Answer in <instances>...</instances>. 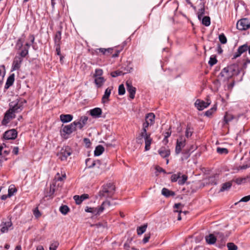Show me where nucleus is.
<instances>
[{"label": "nucleus", "mask_w": 250, "mask_h": 250, "mask_svg": "<svg viewBox=\"0 0 250 250\" xmlns=\"http://www.w3.org/2000/svg\"><path fill=\"white\" fill-rule=\"evenodd\" d=\"M115 190V186L112 183H108L103 186L102 189L99 192V196L101 198H111Z\"/></svg>", "instance_id": "f257e3e1"}, {"label": "nucleus", "mask_w": 250, "mask_h": 250, "mask_svg": "<svg viewBox=\"0 0 250 250\" xmlns=\"http://www.w3.org/2000/svg\"><path fill=\"white\" fill-rule=\"evenodd\" d=\"M143 138H144L145 141V150H149L150 148V145L152 143V139L150 137V134L141 132L136 137V143L139 144H142L144 142Z\"/></svg>", "instance_id": "f03ea898"}, {"label": "nucleus", "mask_w": 250, "mask_h": 250, "mask_svg": "<svg viewBox=\"0 0 250 250\" xmlns=\"http://www.w3.org/2000/svg\"><path fill=\"white\" fill-rule=\"evenodd\" d=\"M26 103L24 99H17L15 101L10 102L9 104L10 109L15 113L21 112L23 108V104Z\"/></svg>", "instance_id": "7ed1b4c3"}, {"label": "nucleus", "mask_w": 250, "mask_h": 250, "mask_svg": "<svg viewBox=\"0 0 250 250\" xmlns=\"http://www.w3.org/2000/svg\"><path fill=\"white\" fill-rule=\"evenodd\" d=\"M71 154V149L69 146L62 147L58 153L57 156L61 161H65L68 156Z\"/></svg>", "instance_id": "20e7f679"}, {"label": "nucleus", "mask_w": 250, "mask_h": 250, "mask_svg": "<svg viewBox=\"0 0 250 250\" xmlns=\"http://www.w3.org/2000/svg\"><path fill=\"white\" fill-rule=\"evenodd\" d=\"M75 130V128L72 123L68 125L62 126V128L61 129L60 132L61 136L64 138H66V135H69L71 134L73 131Z\"/></svg>", "instance_id": "39448f33"}, {"label": "nucleus", "mask_w": 250, "mask_h": 250, "mask_svg": "<svg viewBox=\"0 0 250 250\" xmlns=\"http://www.w3.org/2000/svg\"><path fill=\"white\" fill-rule=\"evenodd\" d=\"M237 28L240 30H245L250 27L249 21L247 19H243L239 20L236 24Z\"/></svg>", "instance_id": "423d86ee"}, {"label": "nucleus", "mask_w": 250, "mask_h": 250, "mask_svg": "<svg viewBox=\"0 0 250 250\" xmlns=\"http://www.w3.org/2000/svg\"><path fill=\"white\" fill-rule=\"evenodd\" d=\"M94 167L100 169V170L98 171L97 172L101 173L105 167V163L99 160H94L92 162L91 165L88 166V168H92Z\"/></svg>", "instance_id": "0eeeda50"}, {"label": "nucleus", "mask_w": 250, "mask_h": 250, "mask_svg": "<svg viewBox=\"0 0 250 250\" xmlns=\"http://www.w3.org/2000/svg\"><path fill=\"white\" fill-rule=\"evenodd\" d=\"M15 117V113L10 108L6 111L4 115L3 119L2 121V125H6L10 120Z\"/></svg>", "instance_id": "6e6552de"}, {"label": "nucleus", "mask_w": 250, "mask_h": 250, "mask_svg": "<svg viewBox=\"0 0 250 250\" xmlns=\"http://www.w3.org/2000/svg\"><path fill=\"white\" fill-rule=\"evenodd\" d=\"M211 103V102L209 100H207V102H205L200 100H197L194 103L195 107L199 110H202L204 108L207 107Z\"/></svg>", "instance_id": "1a4fd4ad"}, {"label": "nucleus", "mask_w": 250, "mask_h": 250, "mask_svg": "<svg viewBox=\"0 0 250 250\" xmlns=\"http://www.w3.org/2000/svg\"><path fill=\"white\" fill-rule=\"evenodd\" d=\"M17 136V131L15 129H12L5 131L3 134L5 140H14Z\"/></svg>", "instance_id": "9d476101"}, {"label": "nucleus", "mask_w": 250, "mask_h": 250, "mask_svg": "<svg viewBox=\"0 0 250 250\" xmlns=\"http://www.w3.org/2000/svg\"><path fill=\"white\" fill-rule=\"evenodd\" d=\"M126 86L127 91L129 93V97L132 99H134L136 90V88L132 86V83L130 81H126Z\"/></svg>", "instance_id": "9b49d317"}, {"label": "nucleus", "mask_w": 250, "mask_h": 250, "mask_svg": "<svg viewBox=\"0 0 250 250\" xmlns=\"http://www.w3.org/2000/svg\"><path fill=\"white\" fill-rule=\"evenodd\" d=\"M185 144L186 140L182 137L177 139L175 148V153L176 154H178L181 152L182 148L185 146Z\"/></svg>", "instance_id": "f8f14e48"}, {"label": "nucleus", "mask_w": 250, "mask_h": 250, "mask_svg": "<svg viewBox=\"0 0 250 250\" xmlns=\"http://www.w3.org/2000/svg\"><path fill=\"white\" fill-rule=\"evenodd\" d=\"M104 209V208L103 207H100L99 208H91L86 207L85 208V211L87 212H90L94 215H99L102 213Z\"/></svg>", "instance_id": "ddd939ff"}, {"label": "nucleus", "mask_w": 250, "mask_h": 250, "mask_svg": "<svg viewBox=\"0 0 250 250\" xmlns=\"http://www.w3.org/2000/svg\"><path fill=\"white\" fill-rule=\"evenodd\" d=\"M23 61V59L21 57L16 56L13 61L12 64V70H18L20 67L21 64Z\"/></svg>", "instance_id": "4468645a"}, {"label": "nucleus", "mask_w": 250, "mask_h": 250, "mask_svg": "<svg viewBox=\"0 0 250 250\" xmlns=\"http://www.w3.org/2000/svg\"><path fill=\"white\" fill-rule=\"evenodd\" d=\"M232 73H230L227 67H225L221 72L218 77L224 78L223 81L228 80L229 79L231 78L233 76Z\"/></svg>", "instance_id": "2eb2a0df"}, {"label": "nucleus", "mask_w": 250, "mask_h": 250, "mask_svg": "<svg viewBox=\"0 0 250 250\" xmlns=\"http://www.w3.org/2000/svg\"><path fill=\"white\" fill-rule=\"evenodd\" d=\"M159 154L163 158H166L169 156L170 151L168 147H162L158 150Z\"/></svg>", "instance_id": "dca6fc26"}, {"label": "nucleus", "mask_w": 250, "mask_h": 250, "mask_svg": "<svg viewBox=\"0 0 250 250\" xmlns=\"http://www.w3.org/2000/svg\"><path fill=\"white\" fill-rule=\"evenodd\" d=\"M113 89V87H110L106 88L105 90L104 94L102 98V102L103 103H105L107 101H109V97L110 96L111 91Z\"/></svg>", "instance_id": "f3484780"}, {"label": "nucleus", "mask_w": 250, "mask_h": 250, "mask_svg": "<svg viewBox=\"0 0 250 250\" xmlns=\"http://www.w3.org/2000/svg\"><path fill=\"white\" fill-rule=\"evenodd\" d=\"M11 226L12 223L10 221L6 222H3L0 226L1 231L2 233L7 232L8 230V228L11 227Z\"/></svg>", "instance_id": "a211bd4d"}, {"label": "nucleus", "mask_w": 250, "mask_h": 250, "mask_svg": "<svg viewBox=\"0 0 250 250\" xmlns=\"http://www.w3.org/2000/svg\"><path fill=\"white\" fill-rule=\"evenodd\" d=\"M73 119V116L70 114H62L60 115V120L63 123L71 121Z\"/></svg>", "instance_id": "6ab92c4d"}, {"label": "nucleus", "mask_w": 250, "mask_h": 250, "mask_svg": "<svg viewBox=\"0 0 250 250\" xmlns=\"http://www.w3.org/2000/svg\"><path fill=\"white\" fill-rule=\"evenodd\" d=\"M102 113V109L99 107H96L90 110V115L94 117H99Z\"/></svg>", "instance_id": "aec40b11"}, {"label": "nucleus", "mask_w": 250, "mask_h": 250, "mask_svg": "<svg viewBox=\"0 0 250 250\" xmlns=\"http://www.w3.org/2000/svg\"><path fill=\"white\" fill-rule=\"evenodd\" d=\"M230 73H232L233 75L235 74H238L239 73L238 66L236 64H232L227 67Z\"/></svg>", "instance_id": "412c9836"}, {"label": "nucleus", "mask_w": 250, "mask_h": 250, "mask_svg": "<svg viewBox=\"0 0 250 250\" xmlns=\"http://www.w3.org/2000/svg\"><path fill=\"white\" fill-rule=\"evenodd\" d=\"M250 181V175H247L244 177H239L236 178L234 181L238 185L245 183Z\"/></svg>", "instance_id": "4be33fe9"}, {"label": "nucleus", "mask_w": 250, "mask_h": 250, "mask_svg": "<svg viewBox=\"0 0 250 250\" xmlns=\"http://www.w3.org/2000/svg\"><path fill=\"white\" fill-rule=\"evenodd\" d=\"M162 194L166 197H169L170 196H174L175 193L174 191L169 190L167 188H163L162 190Z\"/></svg>", "instance_id": "5701e85b"}, {"label": "nucleus", "mask_w": 250, "mask_h": 250, "mask_svg": "<svg viewBox=\"0 0 250 250\" xmlns=\"http://www.w3.org/2000/svg\"><path fill=\"white\" fill-rule=\"evenodd\" d=\"M155 115L153 113H149L146 115L145 120L149 122L150 125H153L154 123Z\"/></svg>", "instance_id": "b1692460"}, {"label": "nucleus", "mask_w": 250, "mask_h": 250, "mask_svg": "<svg viewBox=\"0 0 250 250\" xmlns=\"http://www.w3.org/2000/svg\"><path fill=\"white\" fill-rule=\"evenodd\" d=\"M14 80L15 75L14 74H12L8 77L5 85V88L8 89L10 86H11L13 84Z\"/></svg>", "instance_id": "393cba45"}, {"label": "nucleus", "mask_w": 250, "mask_h": 250, "mask_svg": "<svg viewBox=\"0 0 250 250\" xmlns=\"http://www.w3.org/2000/svg\"><path fill=\"white\" fill-rule=\"evenodd\" d=\"M206 241L209 244H213L216 241V237L213 234H210L205 237Z\"/></svg>", "instance_id": "a878e982"}, {"label": "nucleus", "mask_w": 250, "mask_h": 250, "mask_svg": "<svg viewBox=\"0 0 250 250\" xmlns=\"http://www.w3.org/2000/svg\"><path fill=\"white\" fill-rule=\"evenodd\" d=\"M232 186V182H228L224 183L220 188L219 192H224L226 190H228Z\"/></svg>", "instance_id": "bb28decb"}, {"label": "nucleus", "mask_w": 250, "mask_h": 250, "mask_svg": "<svg viewBox=\"0 0 250 250\" xmlns=\"http://www.w3.org/2000/svg\"><path fill=\"white\" fill-rule=\"evenodd\" d=\"M24 41V37L23 36L20 38L17 41V43L16 44V48L17 49L20 50L22 49L23 46V43Z\"/></svg>", "instance_id": "cd10ccee"}, {"label": "nucleus", "mask_w": 250, "mask_h": 250, "mask_svg": "<svg viewBox=\"0 0 250 250\" xmlns=\"http://www.w3.org/2000/svg\"><path fill=\"white\" fill-rule=\"evenodd\" d=\"M104 149V147L102 146H98L94 151V155L97 156L100 155L103 153Z\"/></svg>", "instance_id": "c85d7f7f"}, {"label": "nucleus", "mask_w": 250, "mask_h": 250, "mask_svg": "<svg viewBox=\"0 0 250 250\" xmlns=\"http://www.w3.org/2000/svg\"><path fill=\"white\" fill-rule=\"evenodd\" d=\"M147 227V224H144L143 226L138 227L137 229V234L138 235L142 234L143 233H144L146 231Z\"/></svg>", "instance_id": "c756f323"}, {"label": "nucleus", "mask_w": 250, "mask_h": 250, "mask_svg": "<svg viewBox=\"0 0 250 250\" xmlns=\"http://www.w3.org/2000/svg\"><path fill=\"white\" fill-rule=\"evenodd\" d=\"M95 83L96 84L100 87L102 85L104 82V79L103 77H95Z\"/></svg>", "instance_id": "7c9ffc66"}, {"label": "nucleus", "mask_w": 250, "mask_h": 250, "mask_svg": "<svg viewBox=\"0 0 250 250\" xmlns=\"http://www.w3.org/2000/svg\"><path fill=\"white\" fill-rule=\"evenodd\" d=\"M61 40V32L60 31H58L57 32L54 38L55 45H59L60 43Z\"/></svg>", "instance_id": "2f4dec72"}, {"label": "nucleus", "mask_w": 250, "mask_h": 250, "mask_svg": "<svg viewBox=\"0 0 250 250\" xmlns=\"http://www.w3.org/2000/svg\"><path fill=\"white\" fill-rule=\"evenodd\" d=\"M233 118L234 117L232 115L226 113L224 117V121L225 124H228L229 122L232 120Z\"/></svg>", "instance_id": "473e14b6"}, {"label": "nucleus", "mask_w": 250, "mask_h": 250, "mask_svg": "<svg viewBox=\"0 0 250 250\" xmlns=\"http://www.w3.org/2000/svg\"><path fill=\"white\" fill-rule=\"evenodd\" d=\"M202 24L206 26H208L210 24V18L208 16H205L202 18Z\"/></svg>", "instance_id": "72a5a7b5"}, {"label": "nucleus", "mask_w": 250, "mask_h": 250, "mask_svg": "<svg viewBox=\"0 0 250 250\" xmlns=\"http://www.w3.org/2000/svg\"><path fill=\"white\" fill-rule=\"evenodd\" d=\"M60 211L62 214L65 215L69 211V208L67 206L63 205L60 208Z\"/></svg>", "instance_id": "f704fd0d"}, {"label": "nucleus", "mask_w": 250, "mask_h": 250, "mask_svg": "<svg viewBox=\"0 0 250 250\" xmlns=\"http://www.w3.org/2000/svg\"><path fill=\"white\" fill-rule=\"evenodd\" d=\"M248 46L247 44H244L239 46L237 49L239 54H242L247 50H248Z\"/></svg>", "instance_id": "c9c22d12"}, {"label": "nucleus", "mask_w": 250, "mask_h": 250, "mask_svg": "<svg viewBox=\"0 0 250 250\" xmlns=\"http://www.w3.org/2000/svg\"><path fill=\"white\" fill-rule=\"evenodd\" d=\"M72 124L75 130L77 127H78L79 129H81L84 125L80 121H74V122L72 123Z\"/></svg>", "instance_id": "e433bc0d"}, {"label": "nucleus", "mask_w": 250, "mask_h": 250, "mask_svg": "<svg viewBox=\"0 0 250 250\" xmlns=\"http://www.w3.org/2000/svg\"><path fill=\"white\" fill-rule=\"evenodd\" d=\"M97 50H99V51L102 53L103 54H106V53H112V51L113 50V49L112 48H108L107 49L101 48L98 49Z\"/></svg>", "instance_id": "4c0bfd02"}, {"label": "nucleus", "mask_w": 250, "mask_h": 250, "mask_svg": "<svg viewBox=\"0 0 250 250\" xmlns=\"http://www.w3.org/2000/svg\"><path fill=\"white\" fill-rule=\"evenodd\" d=\"M182 155L183 156L181 158L182 161L187 159L188 157H189L190 155V154L189 153V150H185L183 152Z\"/></svg>", "instance_id": "58836bf2"}, {"label": "nucleus", "mask_w": 250, "mask_h": 250, "mask_svg": "<svg viewBox=\"0 0 250 250\" xmlns=\"http://www.w3.org/2000/svg\"><path fill=\"white\" fill-rule=\"evenodd\" d=\"M187 176L186 175H183L182 176V177L180 176V178L178 179V183L179 185H184L187 180Z\"/></svg>", "instance_id": "ea45409f"}, {"label": "nucleus", "mask_w": 250, "mask_h": 250, "mask_svg": "<svg viewBox=\"0 0 250 250\" xmlns=\"http://www.w3.org/2000/svg\"><path fill=\"white\" fill-rule=\"evenodd\" d=\"M217 152L220 154H227L228 153V150L226 148L218 147L216 149Z\"/></svg>", "instance_id": "a19ab883"}, {"label": "nucleus", "mask_w": 250, "mask_h": 250, "mask_svg": "<svg viewBox=\"0 0 250 250\" xmlns=\"http://www.w3.org/2000/svg\"><path fill=\"white\" fill-rule=\"evenodd\" d=\"M18 54H19L18 56L21 57L22 58L28 54V50L23 47L21 51Z\"/></svg>", "instance_id": "79ce46f5"}, {"label": "nucleus", "mask_w": 250, "mask_h": 250, "mask_svg": "<svg viewBox=\"0 0 250 250\" xmlns=\"http://www.w3.org/2000/svg\"><path fill=\"white\" fill-rule=\"evenodd\" d=\"M193 133V128L190 126L188 125L186 131V136L187 138L190 137Z\"/></svg>", "instance_id": "37998d69"}, {"label": "nucleus", "mask_w": 250, "mask_h": 250, "mask_svg": "<svg viewBox=\"0 0 250 250\" xmlns=\"http://www.w3.org/2000/svg\"><path fill=\"white\" fill-rule=\"evenodd\" d=\"M216 110V107L214 106L205 112V115L207 117H210Z\"/></svg>", "instance_id": "c03bdc74"}, {"label": "nucleus", "mask_w": 250, "mask_h": 250, "mask_svg": "<svg viewBox=\"0 0 250 250\" xmlns=\"http://www.w3.org/2000/svg\"><path fill=\"white\" fill-rule=\"evenodd\" d=\"M125 92V88L123 84H120L119 86L118 93L120 95H124Z\"/></svg>", "instance_id": "a18cd8bd"}, {"label": "nucleus", "mask_w": 250, "mask_h": 250, "mask_svg": "<svg viewBox=\"0 0 250 250\" xmlns=\"http://www.w3.org/2000/svg\"><path fill=\"white\" fill-rule=\"evenodd\" d=\"M150 125L149 122H148L147 121H146L145 120V122L144 123L143 125V128L141 130V132H143L145 133H147L146 131V128L148 127V126Z\"/></svg>", "instance_id": "49530a36"}, {"label": "nucleus", "mask_w": 250, "mask_h": 250, "mask_svg": "<svg viewBox=\"0 0 250 250\" xmlns=\"http://www.w3.org/2000/svg\"><path fill=\"white\" fill-rule=\"evenodd\" d=\"M58 246L59 243L57 241H54L50 244L49 250H56Z\"/></svg>", "instance_id": "de8ad7c7"}, {"label": "nucleus", "mask_w": 250, "mask_h": 250, "mask_svg": "<svg viewBox=\"0 0 250 250\" xmlns=\"http://www.w3.org/2000/svg\"><path fill=\"white\" fill-rule=\"evenodd\" d=\"M228 250H237V247L232 243H229L227 244Z\"/></svg>", "instance_id": "09e8293b"}, {"label": "nucleus", "mask_w": 250, "mask_h": 250, "mask_svg": "<svg viewBox=\"0 0 250 250\" xmlns=\"http://www.w3.org/2000/svg\"><path fill=\"white\" fill-rule=\"evenodd\" d=\"M204 14H205V8L204 7H203L201 8H200V9H199V11L198 12V18L200 20H201V19L203 17Z\"/></svg>", "instance_id": "8fccbe9b"}, {"label": "nucleus", "mask_w": 250, "mask_h": 250, "mask_svg": "<svg viewBox=\"0 0 250 250\" xmlns=\"http://www.w3.org/2000/svg\"><path fill=\"white\" fill-rule=\"evenodd\" d=\"M219 39L220 42L223 44H225L227 42V40L224 34H221L219 35Z\"/></svg>", "instance_id": "3c124183"}, {"label": "nucleus", "mask_w": 250, "mask_h": 250, "mask_svg": "<svg viewBox=\"0 0 250 250\" xmlns=\"http://www.w3.org/2000/svg\"><path fill=\"white\" fill-rule=\"evenodd\" d=\"M124 74H125V73H123L122 71L117 70V71L112 72L111 73V75L112 77H116L118 76H120L121 75H124Z\"/></svg>", "instance_id": "603ef678"}, {"label": "nucleus", "mask_w": 250, "mask_h": 250, "mask_svg": "<svg viewBox=\"0 0 250 250\" xmlns=\"http://www.w3.org/2000/svg\"><path fill=\"white\" fill-rule=\"evenodd\" d=\"M217 62V60L215 57H211L208 62V64L210 66H213Z\"/></svg>", "instance_id": "864d4df0"}, {"label": "nucleus", "mask_w": 250, "mask_h": 250, "mask_svg": "<svg viewBox=\"0 0 250 250\" xmlns=\"http://www.w3.org/2000/svg\"><path fill=\"white\" fill-rule=\"evenodd\" d=\"M250 200V195L246 196L243 197L239 202L235 203V205H237L239 202H247Z\"/></svg>", "instance_id": "5fc2aeb1"}, {"label": "nucleus", "mask_w": 250, "mask_h": 250, "mask_svg": "<svg viewBox=\"0 0 250 250\" xmlns=\"http://www.w3.org/2000/svg\"><path fill=\"white\" fill-rule=\"evenodd\" d=\"M180 173H179L178 175L173 174L171 177V180L172 182H174L178 181L179 178H180Z\"/></svg>", "instance_id": "6e6d98bb"}, {"label": "nucleus", "mask_w": 250, "mask_h": 250, "mask_svg": "<svg viewBox=\"0 0 250 250\" xmlns=\"http://www.w3.org/2000/svg\"><path fill=\"white\" fill-rule=\"evenodd\" d=\"M103 74V70L101 69H97L95 70L94 77H101Z\"/></svg>", "instance_id": "4d7b16f0"}, {"label": "nucleus", "mask_w": 250, "mask_h": 250, "mask_svg": "<svg viewBox=\"0 0 250 250\" xmlns=\"http://www.w3.org/2000/svg\"><path fill=\"white\" fill-rule=\"evenodd\" d=\"M73 198L77 205H80L83 202L81 198H80V196L79 195H75L73 197Z\"/></svg>", "instance_id": "13d9d810"}, {"label": "nucleus", "mask_w": 250, "mask_h": 250, "mask_svg": "<svg viewBox=\"0 0 250 250\" xmlns=\"http://www.w3.org/2000/svg\"><path fill=\"white\" fill-rule=\"evenodd\" d=\"M34 215L36 218H39L41 216V213L38 209V208H36L33 210Z\"/></svg>", "instance_id": "bf43d9fd"}, {"label": "nucleus", "mask_w": 250, "mask_h": 250, "mask_svg": "<svg viewBox=\"0 0 250 250\" xmlns=\"http://www.w3.org/2000/svg\"><path fill=\"white\" fill-rule=\"evenodd\" d=\"M56 51L57 52V54L58 55L61 56H60V60L61 61L63 57L61 56V48L60 46L59 45H56Z\"/></svg>", "instance_id": "052dcab7"}, {"label": "nucleus", "mask_w": 250, "mask_h": 250, "mask_svg": "<svg viewBox=\"0 0 250 250\" xmlns=\"http://www.w3.org/2000/svg\"><path fill=\"white\" fill-rule=\"evenodd\" d=\"M88 117L85 116H83L81 117L79 121L82 122V123L85 125L87 121Z\"/></svg>", "instance_id": "680f3d73"}, {"label": "nucleus", "mask_w": 250, "mask_h": 250, "mask_svg": "<svg viewBox=\"0 0 250 250\" xmlns=\"http://www.w3.org/2000/svg\"><path fill=\"white\" fill-rule=\"evenodd\" d=\"M171 135V132H167L165 133V138L164 141L167 143L168 142L167 138L169 137Z\"/></svg>", "instance_id": "e2e57ef3"}, {"label": "nucleus", "mask_w": 250, "mask_h": 250, "mask_svg": "<svg viewBox=\"0 0 250 250\" xmlns=\"http://www.w3.org/2000/svg\"><path fill=\"white\" fill-rule=\"evenodd\" d=\"M111 205L110 202L108 200H105V201L103 202L101 206L100 207H103L104 208V207L107 206H110Z\"/></svg>", "instance_id": "0e129e2a"}, {"label": "nucleus", "mask_w": 250, "mask_h": 250, "mask_svg": "<svg viewBox=\"0 0 250 250\" xmlns=\"http://www.w3.org/2000/svg\"><path fill=\"white\" fill-rule=\"evenodd\" d=\"M16 191H17V190L16 188H9L8 190V196H12L14 192H16Z\"/></svg>", "instance_id": "69168bd1"}, {"label": "nucleus", "mask_w": 250, "mask_h": 250, "mask_svg": "<svg viewBox=\"0 0 250 250\" xmlns=\"http://www.w3.org/2000/svg\"><path fill=\"white\" fill-rule=\"evenodd\" d=\"M155 169L157 171L159 172H164V173H166V171L163 168L159 166H156L155 167Z\"/></svg>", "instance_id": "338daca9"}, {"label": "nucleus", "mask_w": 250, "mask_h": 250, "mask_svg": "<svg viewBox=\"0 0 250 250\" xmlns=\"http://www.w3.org/2000/svg\"><path fill=\"white\" fill-rule=\"evenodd\" d=\"M249 167H250V161L248 164L240 166L239 167L241 169H245Z\"/></svg>", "instance_id": "774afa93"}]
</instances>
